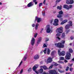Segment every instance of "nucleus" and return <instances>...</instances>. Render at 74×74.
Masks as SVG:
<instances>
[{
	"instance_id": "obj_1",
	"label": "nucleus",
	"mask_w": 74,
	"mask_h": 74,
	"mask_svg": "<svg viewBox=\"0 0 74 74\" xmlns=\"http://www.w3.org/2000/svg\"><path fill=\"white\" fill-rule=\"evenodd\" d=\"M57 33H63V27H61L58 28L56 30Z\"/></svg>"
},
{
	"instance_id": "obj_2",
	"label": "nucleus",
	"mask_w": 74,
	"mask_h": 74,
	"mask_svg": "<svg viewBox=\"0 0 74 74\" xmlns=\"http://www.w3.org/2000/svg\"><path fill=\"white\" fill-rule=\"evenodd\" d=\"M71 55L69 52H67L66 54V55L65 56V58L67 60H69L70 59V57H71Z\"/></svg>"
},
{
	"instance_id": "obj_3",
	"label": "nucleus",
	"mask_w": 74,
	"mask_h": 74,
	"mask_svg": "<svg viewBox=\"0 0 74 74\" xmlns=\"http://www.w3.org/2000/svg\"><path fill=\"white\" fill-rule=\"evenodd\" d=\"M55 45L58 48H63L64 47V45H62L61 43H59L58 44L55 43Z\"/></svg>"
},
{
	"instance_id": "obj_4",
	"label": "nucleus",
	"mask_w": 74,
	"mask_h": 74,
	"mask_svg": "<svg viewBox=\"0 0 74 74\" xmlns=\"http://www.w3.org/2000/svg\"><path fill=\"white\" fill-rule=\"evenodd\" d=\"M38 65L36 64L33 67V71H35V72L37 74H38V71H36V70L38 68Z\"/></svg>"
},
{
	"instance_id": "obj_5",
	"label": "nucleus",
	"mask_w": 74,
	"mask_h": 74,
	"mask_svg": "<svg viewBox=\"0 0 74 74\" xmlns=\"http://www.w3.org/2000/svg\"><path fill=\"white\" fill-rule=\"evenodd\" d=\"M69 24H67L66 25L65 27V28L66 29H69V28H70V26H72V22L69 21Z\"/></svg>"
},
{
	"instance_id": "obj_6",
	"label": "nucleus",
	"mask_w": 74,
	"mask_h": 74,
	"mask_svg": "<svg viewBox=\"0 0 74 74\" xmlns=\"http://www.w3.org/2000/svg\"><path fill=\"white\" fill-rule=\"evenodd\" d=\"M58 53L59 56H64V55H65V52H64V51H62L61 52L60 50H58Z\"/></svg>"
},
{
	"instance_id": "obj_7",
	"label": "nucleus",
	"mask_w": 74,
	"mask_h": 74,
	"mask_svg": "<svg viewBox=\"0 0 74 74\" xmlns=\"http://www.w3.org/2000/svg\"><path fill=\"white\" fill-rule=\"evenodd\" d=\"M58 23H59V20L57 19H55L53 25L54 26H58Z\"/></svg>"
},
{
	"instance_id": "obj_8",
	"label": "nucleus",
	"mask_w": 74,
	"mask_h": 74,
	"mask_svg": "<svg viewBox=\"0 0 74 74\" xmlns=\"http://www.w3.org/2000/svg\"><path fill=\"white\" fill-rule=\"evenodd\" d=\"M46 29V32L47 33H50V32H51V29H50V26H49V25H47Z\"/></svg>"
},
{
	"instance_id": "obj_9",
	"label": "nucleus",
	"mask_w": 74,
	"mask_h": 74,
	"mask_svg": "<svg viewBox=\"0 0 74 74\" xmlns=\"http://www.w3.org/2000/svg\"><path fill=\"white\" fill-rule=\"evenodd\" d=\"M66 3L67 4H73L74 3L73 0H66Z\"/></svg>"
},
{
	"instance_id": "obj_10",
	"label": "nucleus",
	"mask_w": 74,
	"mask_h": 74,
	"mask_svg": "<svg viewBox=\"0 0 74 74\" xmlns=\"http://www.w3.org/2000/svg\"><path fill=\"white\" fill-rule=\"evenodd\" d=\"M53 58H51V57H49L47 59V63H51L52 61V59H53Z\"/></svg>"
},
{
	"instance_id": "obj_11",
	"label": "nucleus",
	"mask_w": 74,
	"mask_h": 74,
	"mask_svg": "<svg viewBox=\"0 0 74 74\" xmlns=\"http://www.w3.org/2000/svg\"><path fill=\"white\" fill-rule=\"evenodd\" d=\"M37 20V22L38 23H40V22L41 21V18H38L37 17H36V19H35V21H36Z\"/></svg>"
},
{
	"instance_id": "obj_12",
	"label": "nucleus",
	"mask_w": 74,
	"mask_h": 74,
	"mask_svg": "<svg viewBox=\"0 0 74 74\" xmlns=\"http://www.w3.org/2000/svg\"><path fill=\"white\" fill-rule=\"evenodd\" d=\"M35 43V39L34 38H33L31 40V45H34V44Z\"/></svg>"
},
{
	"instance_id": "obj_13",
	"label": "nucleus",
	"mask_w": 74,
	"mask_h": 74,
	"mask_svg": "<svg viewBox=\"0 0 74 74\" xmlns=\"http://www.w3.org/2000/svg\"><path fill=\"white\" fill-rule=\"evenodd\" d=\"M61 35V34L59 33H57L56 35V38L57 39H58V40H60L61 39V38L59 37V36H60Z\"/></svg>"
},
{
	"instance_id": "obj_14",
	"label": "nucleus",
	"mask_w": 74,
	"mask_h": 74,
	"mask_svg": "<svg viewBox=\"0 0 74 74\" xmlns=\"http://www.w3.org/2000/svg\"><path fill=\"white\" fill-rule=\"evenodd\" d=\"M39 58H40L39 55H36L34 57V59H38Z\"/></svg>"
},
{
	"instance_id": "obj_15",
	"label": "nucleus",
	"mask_w": 74,
	"mask_h": 74,
	"mask_svg": "<svg viewBox=\"0 0 74 74\" xmlns=\"http://www.w3.org/2000/svg\"><path fill=\"white\" fill-rule=\"evenodd\" d=\"M33 5V4L32 3V2H31L29 3L27 5V6L28 7H32Z\"/></svg>"
},
{
	"instance_id": "obj_16",
	"label": "nucleus",
	"mask_w": 74,
	"mask_h": 74,
	"mask_svg": "<svg viewBox=\"0 0 74 74\" xmlns=\"http://www.w3.org/2000/svg\"><path fill=\"white\" fill-rule=\"evenodd\" d=\"M41 40H42V38L40 37L38 38V40L37 41V44H40V42H41Z\"/></svg>"
},
{
	"instance_id": "obj_17",
	"label": "nucleus",
	"mask_w": 74,
	"mask_h": 74,
	"mask_svg": "<svg viewBox=\"0 0 74 74\" xmlns=\"http://www.w3.org/2000/svg\"><path fill=\"white\" fill-rule=\"evenodd\" d=\"M67 22V20H65L64 21H62L61 23V25H63L64 23H66Z\"/></svg>"
},
{
	"instance_id": "obj_18",
	"label": "nucleus",
	"mask_w": 74,
	"mask_h": 74,
	"mask_svg": "<svg viewBox=\"0 0 74 74\" xmlns=\"http://www.w3.org/2000/svg\"><path fill=\"white\" fill-rule=\"evenodd\" d=\"M64 8H66L67 10H68L69 6H68L67 5H64Z\"/></svg>"
},
{
	"instance_id": "obj_19",
	"label": "nucleus",
	"mask_w": 74,
	"mask_h": 74,
	"mask_svg": "<svg viewBox=\"0 0 74 74\" xmlns=\"http://www.w3.org/2000/svg\"><path fill=\"white\" fill-rule=\"evenodd\" d=\"M55 51H53L51 53V55L53 58H54L55 56H54V53L55 52Z\"/></svg>"
},
{
	"instance_id": "obj_20",
	"label": "nucleus",
	"mask_w": 74,
	"mask_h": 74,
	"mask_svg": "<svg viewBox=\"0 0 74 74\" xmlns=\"http://www.w3.org/2000/svg\"><path fill=\"white\" fill-rule=\"evenodd\" d=\"M50 52H51V50H49V48H48L47 49V55H49V54H50Z\"/></svg>"
},
{
	"instance_id": "obj_21",
	"label": "nucleus",
	"mask_w": 74,
	"mask_h": 74,
	"mask_svg": "<svg viewBox=\"0 0 74 74\" xmlns=\"http://www.w3.org/2000/svg\"><path fill=\"white\" fill-rule=\"evenodd\" d=\"M43 69L45 70H48V67H47L45 65L43 66Z\"/></svg>"
},
{
	"instance_id": "obj_22",
	"label": "nucleus",
	"mask_w": 74,
	"mask_h": 74,
	"mask_svg": "<svg viewBox=\"0 0 74 74\" xmlns=\"http://www.w3.org/2000/svg\"><path fill=\"white\" fill-rule=\"evenodd\" d=\"M39 72L40 73H42V72H43V69H40L39 70Z\"/></svg>"
},
{
	"instance_id": "obj_23",
	"label": "nucleus",
	"mask_w": 74,
	"mask_h": 74,
	"mask_svg": "<svg viewBox=\"0 0 74 74\" xmlns=\"http://www.w3.org/2000/svg\"><path fill=\"white\" fill-rule=\"evenodd\" d=\"M58 71L60 72V73H63L64 72V71H61L60 70V69H58Z\"/></svg>"
},
{
	"instance_id": "obj_24",
	"label": "nucleus",
	"mask_w": 74,
	"mask_h": 74,
	"mask_svg": "<svg viewBox=\"0 0 74 74\" xmlns=\"http://www.w3.org/2000/svg\"><path fill=\"white\" fill-rule=\"evenodd\" d=\"M57 9H59V10H62V6L61 5L60 7L59 6H58L57 7Z\"/></svg>"
},
{
	"instance_id": "obj_25",
	"label": "nucleus",
	"mask_w": 74,
	"mask_h": 74,
	"mask_svg": "<svg viewBox=\"0 0 74 74\" xmlns=\"http://www.w3.org/2000/svg\"><path fill=\"white\" fill-rule=\"evenodd\" d=\"M62 16V15L61 14H58L57 16V17L60 18H61Z\"/></svg>"
},
{
	"instance_id": "obj_26",
	"label": "nucleus",
	"mask_w": 74,
	"mask_h": 74,
	"mask_svg": "<svg viewBox=\"0 0 74 74\" xmlns=\"http://www.w3.org/2000/svg\"><path fill=\"white\" fill-rule=\"evenodd\" d=\"M69 51L70 53H73V50L71 49H69Z\"/></svg>"
},
{
	"instance_id": "obj_27",
	"label": "nucleus",
	"mask_w": 74,
	"mask_h": 74,
	"mask_svg": "<svg viewBox=\"0 0 74 74\" xmlns=\"http://www.w3.org/2000/svg\"><path fill=\"white\" fill-rule=\"evenodd\" d=\"M62 38H64L65 37V34H64V33H62Z\"/></svg>"
},
{
	"instance_id": "obj_28",
	"label": "nucleus",
	"mask_w": 74,
	"mask_h": 74,
	"mask_svg": "<svg viewBox=\"0 0 74 74\" xmlns=\"http://www.w3.org/2000/svg\"><path fill=\"white\" fill-rule=\"evenodd\" d=\"M73 7V6L72 5H70L69 6H68V10H69L70 8H71Z\"/></svg>"
},
{
	"instance_id": "obj_29",
	"label": "nucleus",
	"mask_w": 74,
	"mask_h": 74,
	"mask_svg": "<svg viewBox=\"0 0 74 74\" xmlns=\"http://www.w3.org/2000/svg\"><path fill=\"white\" fill-rule=\"evenodd\" d=\"M64 59V58L63 57H61L60 58V60H63Z\"/></svg>"
},
{
	"instance_id": "obj_30",
	"label": "nucleus",
	"mask_w": 74,
	"mask_h": 74,
	"mask_svg": "<svg viewBox=\"0 0 74 74\" xmlns=\"http://www.w3.org/2000/svg\"><path fill=\"white\" fill-rule=\"evenodd\" d=\"M69 67L67 66L66 67V71H69Z\"/></svg>"
},
{
	"instance_id": "obj_31",
	"label": "nucleus",
	"mask_w": 74,
	"mask_h": 74,
	"mask_svg": "<svg viewBox=\"0 0 74 74\" xmlns=\"http://www.w3.org/2000/svg\"><path fill=\"white\" fill-rule=\"evenodd\" d=\"M37 35H38V34H37V33H36V34H35L34 35V38H36V37L37 36Z\"/></svg>"
},
{
	"instance_id": "obj_32",
	"label": "nucleus",
	"mask_w": 74,
	"mask_h": 74,
	"mask_svg": "<svg viewBox=\"0 0 74 74\" xmlns=\"http://www.w3.org/2000/svg\"><path fill=\"white\" fill-rule=\"evenodd\" d=\"M42 5V3H40L39 5V7H41V6Z\"/></svg>"
},
{
	"instance_id": "obj_33",
	"label": "nucleus",
	"mask_w": 74,
	"mask_h": 74,
	"mask_svg": "<svg viewBox=\"0 0 74 74\" xmlns=\"http://www.w3.org/2000/svg\"><path fill=\"white\" fill-rule=\"evenodd\" d=\"M69 70L70 71L72 72L73 71V68H70L69 69Z\"/></svg>"
},
{
	"instance_id": "obj_34",
	"label": "nucleus",
	"mask_w": 74,
	"mask_h": 74,
	"mask_svg": "<svg viewBox=\"0 0 74 74\" xmlns=\"http://www.w3.org/2000/svg\"><path fill=\"white\" fill-rule=\"evenodd\" d=\"M59 14H63V12L62 11H60L59 12Z\"/></svg>"
},
{
	"instance_id": "obj_35",
	"label": "nucleus",
	"mask_w": 74,
	"mask_h": 74,
	"mask_svg": "<svg viewBox=\"0 0 74 74\" xmlns=\"http://www.w3.org/2000/svg\"><path fill=\"white\" fill-rule=\"evenodd\" d=\"M27 58V56H25V57H24V60H26Z\"/></svg>"
},
{
	"instance_id": "obj_36",
	"label": "nucleus",
	"mask_w": 74,
	"mask_h": 74,
	"mask_svg": "<svg viewBox=\"0 0 74 74\" xmlns=\"http://www.w3.org/2000/svg\"><path fill=\"white\" fill-rule=\"evenodd\" d=\"M47 51V48H45V50L44 51V52L45 53H46V51Z\"/></svg>"
},
{
	"instance_id": "obj_37",
	"label": "nucleus",
	"mask_w": 74,
	"mask_h": 74,
	"mask_svg": "<svg viewBox=\"0 0 74 74\" xmlns=\"http://www.w3.org/2000/svg\"><path fill=\"white\" fill-rule=\"evenodd\" d=\"M32 70V69L31 68H30L28 70V72H30V71H31Z\"/></svg>"
},
{
	"instance_id": "obj_38",
	"label": "nucleus",
	"mask_w": 74,
	"mask_h": 74,
	"mask_svg": "<svg viewBox=\"0 0 74 74\" xmlns=\"http://www.w3.org/2000/svg\"><path fill=\"white\" fill-rule=\"evenodd\" d=\"M43 46L44 47H47V46L45 44H44L43 45Z\"/></svg>"
},
{
	"instance_id": "obj_39",
	"label": "nucleus",
	"mask_w": 74,
	"mask_h": 74,
	"mask_svg": "<svg viewBox=\"0 0 74 74\" xmlns=\"http://www.w3.org/2000/svg\"><path fill=\"white\" fill-rule=\"evenodd\" d=\"M53 19H52L50 21V23H52V22H53Z\"/></svg>"
},
{
	"instance_id": "obj_40",
	"label": "nucleus",
	"mask_w": 74,
	"mask_h": 74,
	"mask_svg": "<svg viewBox=\"0 0 74 74\" xmlns=\"http://www.w3.org/2000/svg\"><path fill=\"white\" fill-rule=\"evenodd\" d=\"M62 44H64L65 43V41L64 40H62Z\"/></svg>"
},
{
	"instance_id": "obj_41",
	"label": "nucleus",
	"mask_w": 74,
	"mask_h": 74,
	"mask_svg": "<svg viewBox=\"0 0 74 74\" xmlns=\"http://www.w3.org/2000/svg\"><path fill=\"white\" fill-rule=\"evenodd\" d=\"M23 73V69H22L20 72V74H22V73Z\"/></svg>"
},
{
	"instance_id": "obj_42",
	"label": "nucleus",
	"mask_w": 74,
	"mask_h": 74,
	"mask_svg": "<svg viewBox=\"0 0 74 74\" xmlns=\"http://www.w3.org/2000/svg\"><path fill=\"white\" fill-rule=\"evenodd\" d=\"M52 68V66H50L49 68V69H51Z\"/></svg>"
},
{
	"instance_id": "obj_43",
	"label": "nucleus",
	"mask_w": 74,
	"mask_h": 74,
	"mask_svg": "<svg viewBox=\"0 0 74 74\" xmlns=\"http://www.w3.org/2000/svg\"><path fill=\"white\" fill-rule=\"evenodd\" d=\"M61 0H57L56 2V3H58V2H59Z\"/></svg>"
},
{
	"instance_id": "obj_44",
	"label": "nucleus",
	"mask_w": 74,
	"mask_h": 74,
	"mask_svg": "<svg viewBox=\"0 0 74 74\" xmlns=\"http://www.w3.org/2000/svg\"><path fill=\"white\" fill-rule=\"evenodd\" d=\"M22 61H21L20 62V64H19V66H21V64H22Z\"/></svg>"
},
{
	"instance_id": "obj_45",
	"label": "nucleus",
	"mask_w": 74,
	"mask_h": 74,
	"mask_svg": "<svg viewBox=\"0 0 74 74\" xmlns=\"http://www.w3.org/2000/svg\"><path fill=\"white\" fill-rule=\"evenodd\" d=\"M45 12L42 13V15L43 16H45Z\"/></svg>"
},
{
	"instance_id": "obj_46",
	"label": "nucleus",
	"mask_w": 74,
	"mask_h": 74,
	"mask_svg": "<svg viewBox=\"0 0 74 74\" xmlns=\"http://www.w3.org/2000/svg\"><path fill=\"white\" fill-rule=\"evenodd\" d=\"M58 65V64H54V66H56Z\"/></svg>"
},
{
	"instance_id": "obj_47",
	"label": "nucleus",
	"mask_w": 74,
	"mask_h": 74,
	"mask_svg": "<svg viewBox=\"0 0 74 74\" xmlns=\"http://www.w3.org/2000/svg\"><path fill=\"white\" fill-rule=\"evenodd\" d=\"M45 1H46V0H44V1L43 4H45Z\"/></svg>"
},
{
	"instance_id": "obj_48",
	"label": "nucleus",
	"mask_w": 74,
	"mask_h": 74,
	"mask_svg": "<svg viewBox=\"0 0 74 74\" xmlns=\"http://www.w3.org/2000/svg\"><path fill=\"white\" fill-rule=\"evenodd\" d=\"M39 25V24H38V23H37L36 24V26L38 27Z\"/></svg>"
},
{
	"instance_id": "obj_49",
	"label": "nucleus",
	"mask_w": 74,
	"mask_h": 74,
	"mask_svg": "<svg viewBox=\"0 0 74 74\" xmlns=\"http://www.w3.org/2000/svg\"><path fill=\"white\" fill-rule=\"evenodd\" d=\"M39 25V24H38V23H37L36 24V26L38 27Z\"/></svg>"
},
{
	"instance_id": "obj_50",
	"label": "nucleus",
	"mask_w": 74,
	"mask_h": 74,
	"mask_svg": "<svg viewBox=\"0 0 74 74\" xmlns=\"http://www.w3.org/2000/svg\"><path fill=\"white\" fill-rule=\"evenodd\" d=\"M74 37H71V40H73V39H74Z\"/></svg>"
},
{
	"instance_id": "obj_51",
	"label": "nucleus",
	"mask_w": 74,
	"mask_h": 74,
	"mask_svg": "<svg viewBox=\"0 0 74 74\" xmlns=\"http://www.w3.org/2000/svg\"><path fill=\"white\" fill-rule=\"evenodd\" d=\"M32 27H34V26H35V24H33L32 25Z\"/></svg>"
},
{
	"instance_id": "obj_52",
	"label": "nucleus",
	"mask_w": 74,
	"mask_h": 74,
	"mask_svg": "<svg viewBox=\"0 0 74 74\" xmlns=\"http://www.w3.org/2000/svg\"><path fill=\"white\" fill-rule=\"evenodd\" d=\"M66 74H71V73H66Z\"/></svg>"
},
{
	"instance_id": "obj_53",
	"label": "nucleus",
	"mask_w": 74,
	"mask_h": 74,
	"mask_svg": "<svg viewBox=\"0 0 74 74\" xmlns=\"http://www.w3.org/2000/svg\"><path fill=\"white\" fill-rule=\"evenodd\" d=\"M37 29H38V27H37V26H36L35 27V29L37 30Z\"/></svg>"
},
{
	"instance_id": "obj_54",
	"label": "nucleus",
	"mask_w": 74,
	"mask_h": 74,
	"mask_svg": "<svg viewBox=\"0 0 74 74\" xmlns=\"http://www.w3.org/2000/svg\"><path fill=\"white\" fill-rule=\"evenodd\" d=\"M64 62H65L66 63H67V61L66 60H64Z\"/></svg>"
},
{
	"instance_id": "obj_55",
	"label": "nucleus",
	"mask_w": 74,
	"mask_h": 74,
	"mask_svg": "<svg viewBox=\"0 0 74 74\" xmlns=\"http://www.w3.org/2000/svg\"><path fill=\"white\" fill-rule=\"evenodd\" d=\"M42 74H48V73H47L45 72H44Z\"/></svg>"
},
{
	"instance_id": "obj_56",
	"label": "nucleus",
	"mask_w": 74,
	"mask_h": 74,
	"mask_svg": "<svg viewBox=\"0 0 74 74\" xmlns=\"http://www.w3.org/2000/svg\"><path fill=\"white\" fill-rule=\"evenodd\" d=\"M46 41H49V39H48V38H47L46 39Z\"/></svg>"
},
{
	"instance_id": "obj_57",
	"label": "nucleus",
	"mask_w": 74,
	"mask_h": 74,
	"mask_svg": "<svg viewBox=\"0 0 74 74\" xmlns=\"http://www.w3.org/2000/svg\"><path fill=\"white\" fill-rule=\"evenodd\" d=\"M37 0H33V2L34 3L36 2Z\"/></svg>"
},
{
	"instance_id": "obj_58",
	"label": "nucleus",
	"mask_w": 74,
	"mask_h": 74,
	"mask_svg": "<svg viewBox=\"0 0 74 74\" xmlns=\"http://www.w3.org/2000/svg\"><path fill=\"white\" fill-rule=\"evenodd\" d=\"M35 4L36 5L37 4V2H34Z\"/></svg>"
},
{
	"instance_id": "obj_59",
	"label": "nucleus",
	"mask_w": 74,
	"mask_h": 74,
	"mask_svg": "<svg viewBox=\"0 0 74 74\" xmlns=\"http://www.w3.org/2000/svg\"><path fill=\"white\" fill-rule=\"evenodd\" d=\"M73 64H72L70 65V67H71L73 65Z\"/></svg>"
},
{
	"instance_id": "obj_60",
	"label": "nucleus",
	"mask_w": 74,
	"mask_h": 74,
	"mask_svg": "<svg viewBox=\"0 0 74 74\" xmlns=\"http://www.w3.org/2000/svg\"><path fill=\"white\" fill-rule=\"evenodd\" d=\"M43 67H44V66H40V68H43Z\"/></svg>"
},
{
	"instance_id": "obj_61",
	"label": "nucleus",
	"mask_w": 74,
	"mask_h": 74,
	"mask_svg": "<svg viewBox=\"0 0 74 74\" xmlns=\"http://www.w3.org/2000/svg\"><path fill=\"white\" fill-rule=\"evenodd\" d=\"M60 21H62V18H60Z\"/></svg>"
},
{
	"instance_id": "obj_62",
	"label": "nucleus",
	"mask_w": 74,
	"mask_h": 74,
	"mask_svg": "<svg viewBox=\"0 0 74 74\" xmlns=\"http://www.w3.org/2000/svg\"><path fill=\"white\" fill-rule=\"evenodd\" d=\"M44 30V29L43 28H42V29H41V31H42V30Z\"/></svg>"
},
{
	"instance_id": "obj_63",
	"label": "nucleus",
	"mask_w": 74,
	"mask_h": 74,
	"mask_svg": "<svg viewBox=\"0 0 74 74\" xmlns=\"http://www.w3.org/2000/svg\"><path fill=\"white\" fill-rule=\"evenodd\" d=\"M72 43H70V44H69V45H72Z\"/></svg>"
},
{
	"instance_id": "obj_64",
	"label": "nucleus",
	"mask_w": 74,
	"mask_h": 74,
	"mask_svg": "<svg viewBox=\"0 0 74 74\" xmlns=\"http://www.w3.org/2000/svg\"><path fill=\"white\" fill-rule=\"evenodd\" d=\"M56 11H54L53 12V13H56Z\"/></svg>"
}]
</instances>
